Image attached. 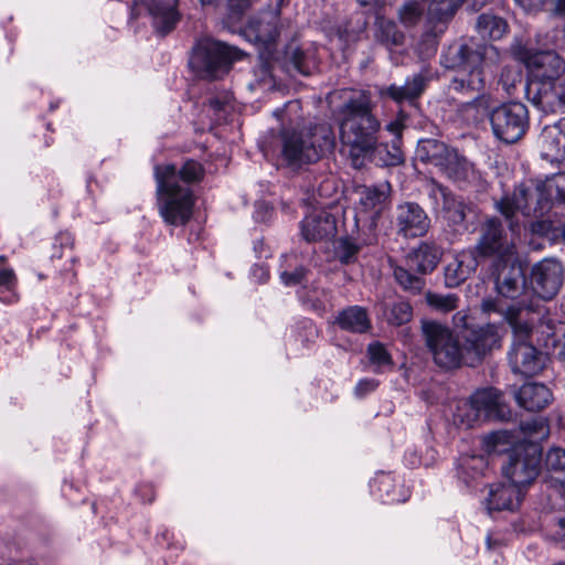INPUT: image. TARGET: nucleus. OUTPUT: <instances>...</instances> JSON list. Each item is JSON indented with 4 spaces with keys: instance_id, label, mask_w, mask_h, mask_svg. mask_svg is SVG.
<instances>
[{
    "instance_id": "obj_46",
    "label": "nucleus",
    "mask_w": 565,
    "mask_h": 565,
    "mask_svg": "<svg viewBox=\"0 0 565 565\" xmlns=\"http://www.w3.org/2000/svg\"><path fill=\"white\" fill-rule=\"evenodd\" d=\"M169 166L172 167L173 172L177 175V183L179 184L180 181H182L184 183L183 185L189 186L188 184L200 181L203 175L202 166L194 160L186 161L179 170L174 164Z\"/></svg>"
},
{
    "instance_id": "obj_38",
    "label": "nucleus",
    "mask_w": 565,
    "mask_h": 565,
    "mask_svg": "<svg viewBox=\"0 0 565 565\" xmlns=\"http://www.w3.org/2000/svg\"><path fill=\"white\" fill-rule=\"evenodd\" d=\"M489 470V461H458L456 473L458 479L467 487L483 478Z\"/></svg>"
},
{
    "instance_id": "obj_62",
    "label": "nucleus",
    "mask_w": 565,
    "mask_h": 565,
    "mask_svg": "<svg viewBox=\"0 0 565 565\" xmlns=\"http://www.w3.org/2000/svg\"><path fill=\"white\" fill-rule=\"evenodd\" d=\"M253 276L258 278L259 281H266L268 279V270L263 266H254L252 268Z\"/></svg>"
},
{
    "instance_id": "obj_43",
    "label": "nucleus",
    "mask_w": 565,
    "mask_h": 565,
    "mask_svg": "<svg viewBox=\"0 0 565 565\" xmlns=\"http://www.w3.org/2000/svg\"><path fill=\"white\" fill-rule=\"evenodd\" d=\"M478 409L472 402L471 396L468 399H460L456 405L452 415L454 424L462 428H471L480 420Z\"/></svg>"
},
{
    "instance_id": "obj_6",
    "label": "nucleus",
    "mask_w": 565,
    "mask_h": 565,
    "mask_svg": "<svg viewBox=\"0 0 565 565\" xmlns=\"http://www.w3.org/2000/svg\"><path fill=\"white\" fill-rule=\"evenodd\" d=\"M424 340L433 361L444 370L469 366L463 339L450 328L435 321H424Z\"/></svg>"
},
{
    "instance_id": "obj_45",
    "label": "nucleus",
    "mask_w": 565,
    "mask_h": 565,
    "mask_svg": "<svg viewBox=\"0 0 565 565\" xmlns=\"http://www.w3.org/2000/svg\"><path fill=\"white\" fill-rule=\"evenodd\" d=\"M17 276L11 268H0V301L13 303L18 301V295L14 292L17 286Z\"/></svg>"
},
{
    "instance_id": "obj_35",
    "label": "nucleus",
    "mask_w": 565,
    "mask_h": 565,
    "mask_svg": "<svg viewBox=\"0 0 565 565\" xmlns=\"http://www.w3.org/2000/svg\"><path fill=\"white\" fill-rule=\"evenodd\" d=\"M366 160L374 162L376 166L390 167L397 166L403 162L404 157L401 148L393 143H379L376 140L374 148L367 153Z\"/></svg>"
},
{
    "instance_id": "obj_36",
    "label": "nucleus",
    "mask_w": 565,
    "mask_h": 565,
    "mask_svg": "<svg viewBox=\"0 0 565 565\" xmlns=\"http://www.w3.org/2000/svg\"><path fill=\"white\" fill-rule=\"evenodd\" d=\"M541 478L546 487L559 495L565 494V461H544Z\"/></svg>"
},
{
    "instance_id": "obj_57",
    "label": "nucleus",
    "mask_w": 565,
    "mask_h": 565,
    "mask_svg": "<svg viewBox=\"0 0 565 565\" xmlns=\"http://www.w3.org/2000/svg\"><path fill=\"white\" fill-rule=\"evenodd\" d=\"M333 190H335L334 182L330 178H324L317 189L315 186L312 188V192H317L320 198H327L331 195Z\"/></svg>"
},
{
    "instance_id": "obj_60",
    "label": "nucleus",
    "mask_w": 565,
    "mask_h": 565,
    "mask_svg": "<svg viewBox=\"0 0 565 565\" xmlns=\"http://www.w3.org/2000/svg\"><path fill=\"white\" fill-rule=\"evenodd\" d=\"M250 2L252 0H228V6L232 10L242 12L250 6Z\"/></svg>"
},
{
    "instance_id": "obj_44",
    "label": "nucleus",
    "mask_w": 565,
    "mask_h": 565,
    "mask_svg": "<svg viewBox=\"0 0 565 565\" xmlns=\"http://www.w3.org/2000/svg\"><path fill=\"white\" fill-rule=\"evenodd\" d=\"M424 13V3L411 0L398 8L397 18L405 28H414L422 21Z\"/></svg>"
},
{
    "instance_id": "obj_34",
    "label": "nucleus",
    "mask_w": 565,
    "mask_h": 565,
    "mask_svg": "<svg viewBox=\"0 0 565 565\" xmlns=\"http://www.w3.org/2000/svg\"><path fill=\"white\" fill-rule=\"evenodd\" d=\"M375 25V39L384 46L391 49L404 44L405 35L393 20L377 18Z\"/></svg>"
},
{
    "instance_id": "obj_25",
    "label": "nucleus",
    "mask_w": 565,
    "mask_h": 565,
    "mask_svg": "<svg viewBox=\"0 0 565 565\" xmlns=\"http://www.w3.org/2000/svg\"><path fill=\"white\" fill-rule=\"evenodd\" d=\"M524 492L508 482H498L490 486L489 494L486 499L487 510L493 511H513L521 504Z\"/></svg>"
},
{
    "instance_id": "obj_29",
    "label": "nucleus",
    "mask_w": 565,
    "mask_h": 565,
    "mask_svg": "<svg viewBox=\"0 0 565 565\" xmlns=\"http://www.w3.org/2000/svg\"><path fill=\"white\" fill-rule=\"evenodd\" d=\"M452 151V148L438 139L423 138L417 142L415 157L420 162L431 164L439 169Z\"/></svg>"
},
{
    "instance_id": "obj_10",
    "label": "nucleus",
    "mask_w": 565,
    "mask_h": 565,
    "mask_svg": "<svg viewBox=\"0 0 565 565\" xmlns=\"http://www.w3.org/2000/svg\"><path fill=\"white\" fill-rule=\"evenodd\" d=\"M481 448L487 456L509 455V459H543V447L532 440H520L510 430H494L481 437Z\"/></svg>"
},
{
    "instance_id": "obj_37",
    "label": "nucleus",
    "mask_w": 565,
    "mask_h": 565,
    "mask_svg": "<svg viewBox=\"0 0 565 565\" xmlns=\"http://www.w3.org/2000/svg\"><path fill=\"white\" fill-rule=\"evenodd\" d=\"M390 193V184L364 186L359 191V202L366 211L381 210Z\"/></svg>"
},
{
    "instance_id": "obj_41",
    "label": "nucleus",
    "mask_w": 565,
    "mask_h": 565,
    "mask_svg": "<svg viewBox=\"0 0 565 565\" xmlns=\"http://www.w3.org/2000/svg\"><path fill=\"white\" fill-rule=\"evenodd\" d=\"M508 28L507 22L495 15L482 13L478 17L477 29L482 38L499 40L503 36Z\"/></svg>"
},
{
    "instance_id": "obj_21",
    "label": "nucleus",
    "mask_w": 565,
    "mask_h": 565,
    "mask_svg": "<svg viewBox=\"0 0 565 565\" xmlns=\"http://www.w3.org/2000/svg\"><path fill=\"white\" fill-rule=\"evenodd\" d=\"M527 99L544 113L564 111L557 81H529L526 85Z\"/></svg>"
},
{
    "instance_id": "obj_18",
    "label": "nucleus",
    "mask_w": 565,
    "mask_h": 565,
    "mask_svg": "<svg viewBox=\"0 0 565 565\" xmlns=\"http://www.w3.org/2000/svg\"><path fill=\"white\" fill-rule=\"evenodd\" d=\"M492 276L497 291L505 298H516L525 287V275L515 256L512 259L493 262Z\"/></svg>"
},
{
    "instance_id": "obj_3",
    "label": "nucleus",
    "mask_w": 565,
    "mask_h": 565,
    "mask_svg": "<svg viewBox=\"0 0 565 565\" xmlns=\"http://www.w3.org/2000/svg\"><path fill=\"white\" fill-rule=\"evenodd\" d=\"M334 145L332 128L326 122L301 130L284 129L276 139L279 158L294 168L317 162Z\"/></svg>"
},
{
    "instance_id": "obj_2",
    "label": "nucleus",
    "mask_w": 565,
    "mask_h": 565,
    "mask_svg": "<svg viewBox=\"0 0 565 565\" xmlns=\"http://www.w3.org/2000/svg\"><path fill=\"white\" fill-rule=\"evenodd\" d=\"M339 116L342 152L354 168H361L374 148L381 128L370 95L365 92L352 94L340 107Z\"/></svg>"
},
{
    "instance_id": "obj_24",
    "label": "nucleus",
    "mask_w": 565,
    "mask_h": 565,
    "mask_svg": "<svg viewBox=\"0 0 565 565\" xmlns=\"http://www.w3.org/2000/svg\"><path fill=\"white\" fill-rule=\"evenodd\" d=\"M540 145L543 160L565 164V117L542 130Z\"/></svg>"
},
{
    "instance_id": "obj_63",
    "label": "nucleus",
    "mask_w": 565,
    "mask_h": 565,
    "mask_svg": "<svg viewBox=\"0 0 565 565\" xmlns=\"http://www.w3.org/2000/svg\"><path fill=\"white\" fill-rule=\"evenodd\" d=\"M548 10L557 14H565V0H553Z\"/></svg>"
},
{
    "instance_id": "obj_48",
    "label": "nucleus",
    "mask_w": 565,
    "mask_h": 565,
    "mask_svg": "<svg viewBox=\"0 0 565 565\" xmlns=\"http://www.w3.org/2000/svg\"><path fill=\"white\" fill-rule=\"evenodd\" d=\"M426 300L430 307L441 312H449L458 306V297L454 294L441 295L427 292Z\"/></svg>"
},
{
    "instance_id": "obj_58",
    "label": "nucleus",
    "mask_w": 565,
    "mask_h": 565,
    "mask_svg": "<svg viewBox=\"0 0 565 565\" xmlns=\"http://www.w3.org/2000/svg\"><path fill=\"white\" fill-rule=\"evenodd\" d=\"M305 302L310 307V309H312L318 315H323L328 309L327 301L321 300L319 298L312 299L310 297H307L305 299Z\"/></svg>"
},
{
    "instance_id": "obj_47",
    "label": "nucleus",
    "mask_w": 565,
    "mask_h": 565,
    "mask_svg": "<svg viewBox=\"0 0 565 565\" xmlns=\"http://www.w3.org/2000/svg\"><path fill=\"white\" fill-rule=\"evenodd\" d=\"M412 307L406 301L394 302L387 313V321L394 326H402L412 319Z\"/></svg>"
},
{
    "instance_id": "obj_39",
    "label": "nucleus",
    "mask_w": 565,
    "mask_h": 565,
    "mask_svg": "<svg viewBox=\"0 0 565 565\" xmlns=\"http://www.w3.org/2000/svg\"><path fill=\"white\" fill-rule=\"evenodd\" d=\"M287 55L292 68L301 75H310L317 68L313 50L290 47Z\"/></svg>"
},
{
    "instance_id": "obj_53",
    "label": "nucleus",
    "mask_w": 565,
    "mask_h": 565,
    "mask_svg": "<svg viewBox=\"0 0 565 565\" xmlns=\"http://www.w3.org/2000/svg\"><path fill=\"white\" fill-rule=\"evenodd\" d=\"M360 246L349 238H343L339 243L338 255L343 264H350L355 259Z\"/></svg>"
},
{
    "instance_id": "obj_54",
    "label": "nucleus",
    "mask_w": 565,
    "mask_h": 565,
    "mask_svg": "<svg viewBox=\"0 0 565 565\" xmlns=\"http://www.w3.org/2000/svg\"><path fill=\"white\" fill-rule=\"evenodd\" d=\"M306 268L302 266L296 267L292 271L282 270L280 279L285 286L291 287L302 282L306 276Z\"/></svg>"
},
{
    "instance_id": "obj_51",
    "label": "nucleus",
    "mask_w": 565,
    "mask_h": 565,
    "mask_svg": "<svg viewBox=\"0 0 565 565\" xmlns=\"http://www.w3.org/2000/svg\"><path fill=\"white\" fill-rule=\"evenodd\" d=\"M519 429L525 437L523 440H527L526 438L532 437L545 438L548 435V428L546 424L543 419L540 418L522 422Z\"/></svg>"
},
{
    "instance_id": "obj_4",
    "label": "nucleus",
    "mask_w": 565,
    "mask_h": 565,
    "mask_svg": "<svg viewBox=\"0 0 565 565\" xmlns=\"http://www.w3.org/2000/svg\"><path fill=\"white\" fill-rule=\"evenodd\" d=\"M157 196L159 213L170 225H184L192 216L194 198L192 190L177 183V175L170 166H156Z\"/></svg>"
},
{
    "instance_id": "obj_7",
    "label": "nucleus",
    "mask_w": 565,
    "mask_h": 565,
    "mask_svg": "<svg viewBox=\"0 0 565 565\" xmlns=\"http://www.w3.org/2000/svg\"><path fill=\"white\" fill-rule=\"evenodd\" d=\"M242 52L222 41L204 38L196 42L189 60L190 67L202 78L217 79L227 74Z\"/></svg>"
},
{
    "instance_id": "obj_40",
    "label": "nucleus",
    "mask_w": 565,
    "mask_h": 565,
    "mask_svg": "<svg viewBox=\"0 0 565 565\" xmlns=\"http://www.w3.org/2000/svg\"><path fill=\"white\" fill-rule=\"evenodd\" d=\"M424 274L416 273L415 269L405 266L394 267V277L396 282L406 291L418 294L425 286V280L422 277Z\"/></svg>"
},
{
    "instance_id": "obj_59",
    "label": "nucleus",
    "mask_w": 565,
    "mask_h": 565,
    "mask_svg": "<svg viewBox=\"0 0 565 565\" xmlns=\"http://www.w3.org/2000/svg\"><path fill=\"white\" fill-rule=\"evenodd\" d=\"M386 129L390 132H392L393 135H395L396 137H399L404 129L403 119L397 118V119L391 121L390 124L386 125Z\"/></svg>"
},
{
    "instance_id": "obj_13",
    "label": "nucleus",
    "mask_w": 565,
    "mask_h": 565,
    "mask_svg": "<svg viewBox=\"0 0 565 565\" xmlns=\"http://www.w3.org/2000/svg\"><path fill=\"white\" fill-rule=\"evenodd\" d=\"M178 2L179 0H142L135 2L130 15L137 19L145 11L150 15L156 32L166 35L174 30L181 19Z\"/></svg>"
},
{
    "instance_id": "obj_5",
    "label": "nucleus",
    "mask_w": 565,
    "mask_h": 565,
    "mask_svg": "<svg viewBox=\"0 0 565 565\" xmlns=\"http://www.w3.org/2000/svg\"><path fill=\"white\" fill-rule=\"evenodd\" d=\"M504 318L513 330V341L508 353L509 363L514 373L533 376L544 367L545 359L529 341L532 328L520 319V309L509 307Z\"/></svg>"
},
{
    "instance_id": "obj_30",
    "label": "nucleus",
    "mask_w": 565,
    "mask_h": 565,
    "mask_svg": "<svg viewBox=\"0 0 565 565\" xmlns=\"http://www.w3.org/2000/svg\"><path fill=\"white\" fill-rule=\"evenodd\" d=\"M543 193H547V198L539 196L534 207L535 213H543L550 211L553 204L565 202V172L554 173L547 178V182L541 186ZM533 211V207L530 211ZM529 212V209L526 210Z\"/></svg>"
},
{
    "instance_id": "obj_16",
    "label": "nucleus",
    "mask_w": 565,
    "mask_h": 565,
    "mask_svg": "<svg viewBox=\"0 0 565 565\" xmlns=\"http://www.w3.org/2000/svg\"><path fill=\"white\" fill-rule=\"evenodd\" d=\"M563 285V267L558 260L543 259L531 271V287L543 300H551Z\"/></svg>"
},
{
    "instance_id": "obj_55",
    "label": "nucleus",
    "mask_w": 565,
    "mask_h": 565,
    "mask_svg": "<svg viewBox=\"0 0 565 565\" xmlns=\"http://www.w3.org/2000/svg\"><path fill=\"white\" fill-rule=\"evenodd\" d=\"M377 385H379V382L374 379L360 380L354 390L355 395L359 397H363L366 394L375 391Z\"/></svg>"
},
{
    "instance_id": "obj_32",
    "label": "nucleus",
    "mask_w": 565,
    "mask_h": 565,
    "mask_svg": "<svg viewBox=\"0 0 565 565\" xmlns=\"http://www.w3.org/2000/svg\"><path fill=\"white\" fill-rule=\"evenodd\" d=\"M473 259L469 256H458L447 264L445 268V284L449 288L458 287L472 273Z\"/></svg>"
},
{
    "instance_id": "obj_8",
    "label": "nucleus",
    "mask_w": 565,
    "mask_h": 565,
    "mask_svg": "<svg viewBox=\"0 0 565 565\" xmlns=\"http://www.w3.org/2000/svg\"><path fill=\"white\" fill-rule=\"evenodd\" d=\"M428 198L435 205L437 217L455 234L469 231V223H473L476 206L462 196L456 195L443 184L431 180L428 184Z\"/></svg>"
},
{
    "instance_id": "obj_61",
    "label": "nucleus",
    "mask_w": 565,
    "mask_h": 565,
    "mask_svg": "<svg viewBox=\"0 0 565 565\" xmlns=\"http://www.w3.org/2000/svg\"><path fill=\"white\" fill-rule=\"evenodd\" d=\"M565 458V449L559 447H552L548 449L545 459H564Z\"/></svg>"
},
{
    "instance_id": "obj_33",
    "label": "nucleus",
    "mask_w": 565,
    "mask_h": 565,
    "mask_svg": "<svg viewBox=\"0 0 565 565\" xmlns=\"http://www.w3.org/2000/svg\"><path fill=\"white\" fill-rule=\"evenodd\" d=\"M439 171L448 179L455 182H461L469 178L472 167L466 158L459 156L454 149V151L447 157V160H445L444 164L440 166Z\"/></svg>"
},
{
    "instance_id": "obj_15",
    "label": "nucleus",
    "mask_w": 565,
    "mask_h": 565,
    "mask_svg": "<svg viewBox=\"0 0 565 565\" xmlns=\"http://www.w3.org/2000/svg\"><path fill=\"white\" fill-rule=\"evenodd\" d=\"M431 79L428 68H423L406 77L404 84H391L381 86L377 93L381 98H388L396 104L407 103L416 105L417 100L424 95Z\"/></svg>"
},
{
    "instance_id": "obj_17",
    "label": "nucleus",
    "mask_w": 565,
    "mask_h": 565,
    "mask_svg": "<svg viewBox=\"0 0 565 565\" xmlns=\"http://www.w3.org/2000/svg\"><path fill=\"white\" fill-rule=\"evenodd\" d=\"M463 342L469 366L475 367L482 362L490 351L500 345L498 326L494 323H487L477 329H472L463 338Z\"/></svg>"
},
{
    "instance_id": "obj_52",
    "label": "nucleus",
    "mask_w": 565,
    "mask_h": 565,
    "mask_svg": "<svg viewBox=\"0 0 565 565\" xmlns=\"http://www.w3.org/2000/svg\"><path fill=\"white\" fill-rule=\"evenodd\" d=\"M547 539L565 548V516L556 518L547 529Z\"/></svg>"
},
{
    "instance_id": "obj_42",
    "label": "nucleus",
    "mask_w": 565,
    "mask_h": 565,
    "mask_svg": "<svg viewBox=\"0 0 565 565\" xmlns=\"http://www.w3.org/2000/svg\"><path fill=\"white\" fill-rule=\"evenodd\" d=\"M373 491L383 501L388 504L403 502L398 493V487L394 477L388 473H382L374 482Z\"/></svg>"
},
{
    "instance_id": "obj_64",
    "label": "nucleus",
    "mask_w": 565,
    "mask_h": 565,
    "mask_svg": "<svg viewBox=\"0 0 565 565\" xmlns=\"http://www.w3.org/2000/svg\"><path fill=\"white\" fill-rule=\"evenodd\" d=\"M226 104V100H222L217 97H213V98H210L209 99V105L214 109V110H222L224 108V105Z\"/></svg>"
},
{
    "instance_id": "obj_19",
    "label": "nucleus",
    "mask_w": 565,
    "mask_h": 565,
    "mask_svg": "<svg viewBox=\"0 0 565 565\" xmlns=\"http://www.w3.org/2000/svg\"><path fill=\"white\" fill-rule=\"evenodd\" d=\"M393 222L397 234L406 238L425 235L430 224L426 212L414 202L398 204Z\"/></svg>"
},
{
    "instance_id": "obj_50",
    "label": "nucleus",
    "mask_w": 565,
    "mask_h": 565,
    "mask_svg": "<svg viewBox=\"0 0 565 565\" xmlns=\"http://www.w3.org/2000/svg\"><path fill=\"white\" fill-rule=\"evenodd\" d=\"M279 36V30L277 28V17L273 13H268V22H260L256 29V38L265 43H275Z\"/></svg>"
},
{
    "instance_id": "obj_56",
    "label": "nucleus",
    "mask_w": 565,
    "mask_h": 565,
    "mask_svg": "<svg viewBox=\"0 0 565 565\" xmlns=\"http://www.w3.org/2000/svg\"><path fill=\"white\" fill-rule=\"evenodd\" d=\"M136 493L142 499L143 502L151 503L156 498V491L149 483L139 484Z\"/></svg>"
},
{
    "instance_id": "obj_11",
    "label": "nucleus",
    "mask_w": 565,
    "mask_h": 565,
    "mask_svg": "<svg viewBox=\"0 0 565 565\" xmlns=\"http://www.w3.org/2000/svg\"><path fill=\"white\" fill-rule=\"evenodd\" d=\"M489 120L497 139L514 143L524 136L529 127V111L522 103H507L491 110Z\"/></svg>"
},
{
    "instance_id": "obj_9",
    "label": "nucleus",
    "mask_w": 565,
    "mask_h": 565,
    "mask_svg": "<svg viewBox=\"0 0 565 565\" xmlns=\"http://www.w3.org/2000/svg\"><path fill=\"white\" fill-rule=\"evenodd\" d=\"M466 0H431L427 10L426 30L417 43V52L423 58L435 55L439 38L447 29L448 22Z\"/></svg>"
},
{
    "instance_id": "obj_49",
    "label": "nucleus",
    "mask_w": 565,
    "mask_h": 565,
    "mask_svg": "<svg viewBox=\"0 0 565 565\" xmlns=\"http://www.w3.org/2000/svg\"><path fill=\"white\" fill-rule=\"evenodd\" d=\"M367 354L371 363L375 365V372H379L382 367L392 365L391 355L380 342L369 344Z\"/></svg>"
},
{
    "instance_id": "obj_27",
    "label": "nucleus",
    "mask_w": 565,
    "mask_h": 565,
    "mask_svg": "<svg viewBox=\"0 0 565 565\" xmlns=\"http://www.w3.org/2000/svg\"><path fill=\"white\" fill-rule=\"evenodd\" d=\"M518 405L529 412H539L552 401L547 386L539 383H525L514 393Z\"/></svg>"
},
{
    "instance_id": "obj_26",
    "label": "nucleus",
    "mask_w": 565,
    "mask_h": 565,
    "mask_svg": "<svg viewBox=\"0 0 565 565\" xmlns=\"http://www.w3.org/2000/svg\"><path fill=\"white\" fill-rule=\"evenodd\" d=\"M542 461H508L502 467L507 480L522 492L542 473Z\"/></svg>"
},
{
    "instance_id": "obj_31",
    "label": "nucleus",
    "mask_w": 565,
    "mask_h": 565,
    "mask_svg": "<svg viewBox=\"0 0 565 565\" xmlns=\"http://www.w3.org/2000/svg\"><path fill=\"white\" fill-rule=\"evenodd\" d=\"M334 323L340 329L352 333H365L371 329L367 310L361 306H350L342 309Z\"/></svg>"
},
{
    "instance_id": "obj_12",
    "label": "nucleus",
    "mask_w": 565,
    "mask_h": 565,
    "mask_svg": "<svg viewBox=\"0 0 565 565\" xmlns=\"http://www.w3.org/2000/svg\"><path fill=\"white\" fill-rule=\"evenodd\" d=\"M476 249L481 256L493 257V262L508 260L515 256L514 242L498 217H489L481 224Z\"/></svg>"
},
{
    "instance_id": "obj_23",
    "label": "nucleus",
    "mask_w": 565,
    "mask_h": 565,
    "mask_svg": "<svg viewBox=\"0 0 565 565\" xmlns=\"http://www.w3.org/2000/svg\"><path fill=\"white\" fill-rule=\"evenodd\" d=\"M471 398L481 418L508 420L511 417V411L503 394L497 388L478 390L471 395Z\"/></svg>"
},
{
    "instance_id": "obj_28",
    "label": "nucleus",
    "mask_w": 565,
    "mask_h": 565,
    "mask_svg": "<svg viewBox=\"0 0 565 565\" xmlns=\"http://www.w3.org/2000/svg\"><path fill=\"white\" fill-rule=\"evenodd\" d=\"M441 258V249L434 243L424 242L406 256V265L418 274L431 273Z\"/></svg>"
},
{
    "instance_id": "obj_22",
    "label": "nucleus",
    "mask_w": 565,
    "mask_h": 565,
    "mask_svg": "<svg viewBox=\"0 0 565 565\" xmlns=\"http://www.w3.org/2000/svg\"><path fill=\"white\" fill-rule=\"evenodd\" d=\"M300 231L307 242L331 239L337 234V222L330 212L317 209L305 216Z\"/></svg>"
},
{
    "instance_id": "obj_14",
    "label": "nucleus",
    "mask_w": 565,
    "mask_h": 565,
    "mask_svg": "<svg viewBox=\"0 0 565 565\" xmlns=\"http://www.w3.org/2000/svg\"><path fill=\"white\" fill-rule=\"evenodd\" d=\"M547 182V178L543 181L536 184L535 188H527L525 185H520L515 188L514 192L510 195H504L501 200L495 202V209L507 218L511 220L514 214L520 211L525 216H533V217H542L544 216L548 211H544L543 213H535L534 210L526 211L531 207H535L539 193L540 198L545 196L547 198V193H543L541 191V186H543Z\"/></svg>"
},
{
    "instance_id": "obj_20",
    "label": "nucleus",
    "mask_w": 565,
    "mask_h": 565,
    "mask_svg": "<svg viewBox=\"0 0 565 565\" xmlns=\"http://www.w3.org/2000/svg\"><path fill=\"white\" fill-rule=\"evenodd\" d=\"M523 61L530 68V81H557L565 71L563 58L553 51L525 53Z\"/></svg>"
},
{
    "instance_id": "obj_1",
    "label": "nucleus",
    "mask_w": 565,
    "mask_h": 565,
    "mask_svg": "<svg viewBox=\"0 0 565 565\" xmlns=\"http://www.w3.org/2000/svg\"><path fill=\"white\" fill-rule=\"evenodd\" d=\"M494 53V46L469 39L451 43L440 54V65L456 72L449 89L467 96L477 94L469 105L478 109L487 110L490 106V97L480 93L486 87V61Z\"/></svg>"
}]
</instances>
